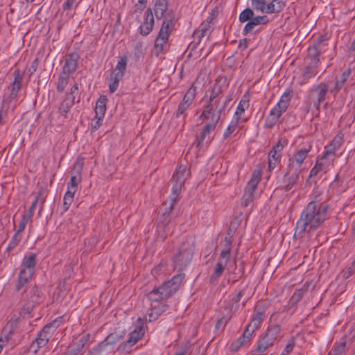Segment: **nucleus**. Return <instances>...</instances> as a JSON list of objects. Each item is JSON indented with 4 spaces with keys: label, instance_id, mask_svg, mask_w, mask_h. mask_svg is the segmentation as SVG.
I'll return each mask as SVG.
<instances>
[{
    "label": "nucleus",
    "instance_id": "1",
    "mask_svg": "<svg viewBox=\"0 0 355 355\" xmlns=\"http://www.w3.org/2000/svg\"><path fill=\"white\" fill-rule=\"evenodd\" d=\"M329 206L323 202L312 200L301 212L295 228L294 237L302 239L305 233L317 230L327 218Z\"/></svg>",
    "mask_w": 355,
    "mask_h": 355
},
{
    "label": "nucleus",
    "instance_id": "2",
    "mask_svg": "<svg viewBox=\"0 0 355 355\" xmlns=\"http://www.w3.org/2000/svg\"><path fill=\"white\" fill-rule=\"evenodd\" d=\"M195 241L191 238L185 239L173 257V266L178 271L184 270L190 264L194 254Z\"/></svg>",
    "mask_w": 355,
    "mask_h": 355
},
{
    "label": "nucleus",
    "instance_id": "3",
    "mask_svg": "<svg viewBox=\"0 0 355 355\" xmlns=\"http://www.w3.org/2000/svg\"><path fill=\"white\" fill-rule=\"evenodd\" d=\"M40 288L35 284L30 285L22 294L21 302L23 304L19 313L21 315L31 314L35 304L40 303Z\"/></svg>",
    "mask_w": 355,
    "mask_h": 355
},
{
    "label": "nucleus",
    "instance_id": "4",
    "mask_svg": "<svg viewBox=\"0 0 355 355\" xmlns=\"http://www.w3.org/2000/svg\"><path fill=\"white\" fill-rule=\"evenodd\" d=\"M190 175V171L187 168L186 165L182 164L176 169L171 179V182L173 184L171 198L173 200L178 198L186 180Z\"/></svg>",
    "mask_w": 355,
    "mask_h": 355
},
{
    "label": "nucleus",
    "instance_id": "5",
    "mask_svg": "<svg viewBox=\"0 0 355 355\" xmlns=\"http://www.w3.org/2000/svg\"><path fill=\"white\" fill-rule=\"evenodd\" d=\"M226 107L227 101H223L221 98L209 100L208 104L200 116V119H208L211 117L219 121Z\"/></svg>",
    "mask_w": 355,
    "mask_h": 355
},
{
    "label": "nucleus",
    "instance_id": "6",
    "mask_svg": "<svg viewBox=\"0 0 355 355\" xmlns=\"http://www.w3.org/2000/svg\"><path fill=\"white\" fill-rule=\"evenodd\" d=\"M185 277V274L181 272L178 275L173 276L170 280L167 282H164L162 283L159 287L160 290L162 291L161 295L166 297V298H169L174 293H175L180 288L182 280Z\"/></svg>",
    "mask_w": 355,
    "mask_h": 355
},
{
    "label": "nucleus",
    "instance_id": "7",
    "mask_svg": "<svg viewBox=\"0 0 355 355\" xmlns=\"http://www.w3.org/2000/svg\"><path fill=\"white\" fill-rule=\"evenodd\" d=\"M302 171L299 167H295V164L288 165L286 172L284 177V190L288 191L293 189L300 178V174Z\"/></svg>",
    "mask_w": 355,
    "mask_h": 355
},
{
    "label": "nucleus",
    "instance_id": "8",
    "mask_svg": "<svg viewBox=\"0 0 355 355\" xmlns=\"http://www.w3.org/2000/svg\"><path fill=\"white\" fill-rule=\"evenodd\" d=\"M144 333L145 331L143 327H136L135 330L129 334L128 339L119 345L118 350L130 351V348L142 338Z\"/></svg>",
    "mask_w": 355,
    "mask_h": 355
},
{
    "label": "nucleus",
    "instance_id": "9",
    "mask_svg": "<svg viewBox=\"0 0 355 355\" xmlns=\"http://www.w3.org/2000/svg\"><path fill=\"white\" fill-rule=\"evenodd\" d=\"M174 15L173 12H168L166 13V16L163 20L162 27L159 30L158 35L156 38L164 40L166 42L168 40L169 35L173 26Z\"/></svg>",
    "mask_w": 355,
    "mask_h": 355
},
{
    "label": "nucleus",
    "instance_id": "10",
    "mask_svg": "<svg viewBox=\"0 0 355 355\" xmlns=\"http://www.w3.org/2000/svg\"><path fill=\"white\" fill-rule=\"evenodd\" d=\"M284 148V144L281 140L273 146L272 149L268 154V168L269 171L274 170L278 164L280 163L282 157V152Z\"/></svg>",
    "mask_w": 355,
    "mask_h": 355
},
{
    "label": "nucleus",
    "instance_id": "11",
    "mask_svg": "<svg viewBox=\"0 0 355 355\" xmlns=\"http://www.w3.org/2000/svg\"><path fill=\"white\" fill-rule=\"evenodd\" d=\"M80 55L76 52L69 53L66 55L64 64L62 68V72L64 74L70 76L75 72L78 68V62Z\"/></svg>",
    "mask_w": 355,
    "mask_h": 355
},
{
    "label": "nucleus",
    "instance_id": "12",
    "mask_svg": "<svg viewBox=\"0 0 355 355\" xmlns=\"http://www.w3.org/2000/svg\"><path fill=\"white\" fill-rule=\"evenodd\" d=\"M211 121L205 125L200 130L198 135H196V143L198 148H202L204 145V141L212 131L216 129V127L219 121L215 119H211Z\"/></svg>",
    "mask_w": 355,
    "mask_h": 355
},
{
    "label": "nucleus",
    "instance_id": "13",
    "mask_svg": "<svg viewBox=\"0 0 355 355\" xmlns=\"http://www.w3.org/2000/svg\"><path fill=\"white\" fill-rule=\"evenodd\" d=\"M169 308V306L166 303H159L156 305H152L151 307L148 310L146 320L149 322H153L159 318V317L166 312Z\"/></svg>",
    "mask_w": 355,
    "mask_h": 355
},
{
    "label": "nucleus",
    "instance_id": "14",
    "mask_svg": "<svg viewBox=\"0 0 355 355\" xmlns=\"http://www.w3.org/2000/svg\"><path fill=\"white\" fill-rule=\"evenodd\" d=\"M154 26V17L151 8H148L145 12V19L139 26L140 33L143 36L148 35L153 30Z\"/></svg>",
    "mask_w": 355,
    "mask_h": 355
},
{
    "label": "nucleus",
    "instance_id": "15",
    "mask_svg": "<svg viewBox=\"0 0 355 355\" xmlns=\"http://www.w3.org/2000/svg\"><path fill=\"white\" fill-rule=\"evenodd\" d=\"M311 146L309 145L307 147H304L299 150L293 157L289 159L288 165L295 164V167L301 168V166L304 160L307 157L308 153L311 151Z\"/></svg>",
    "mask_w": 355,
    "mask_h": 355
},
{
    "label": "nucleus",
    "instance_id": "16",
    "mask_svg": "<svg viewBox=\"0 0 355 355\" xmlns=\"http://www.w3.org/2000/svg\"><path fill=\"white\" fill-rule=\"evenodd\" d=\"M114 352V348L105 340H103L96 346L90 349L89 355H112Z\"/></svg>",
    "mask_w": 355,
    "mask_h": 355
},
{
    "label": "nucleus",
    "instance_id": "17",
    "mask_svg": "<svg viewBox=\"0 0 355 355\" xmlns=\"http://www.w3.org/2000/svg\"><path fill=\"white\" fill-rule=\"evenodd\" d=\"M269 21L266 15L254 17L245 26L243 30V35H246L252 33L254 27L259 24H266Z\"/></svg>",
    "mask_w": 355,
    "mask_h": 355
},
{
    "label": "nucleus",
    "instance_id": "18",
    "mask_svg": "<svg viewBox=\"0 0 355 355\" xmlns=\"http://www.w3.org/2000/svg\"><path fill=\"white\" fill-rule=\"evenodd\" d=\"M83 167V163L76 162L73 166V175L71 177L70 181L68 183L67 187L76 189L78 184L81 182V175Z\"/></svg>",
    "mask_w": 355,
    "mask_h": 355
},
{
    "label": "nucleus",
    "instance_id": "19",
    "mask_svg": "<svg viewBox=\"0 0 355 355\" xmlns=\"http://www.w3.org/2000/svg\"><path fill=\"white\" fill-rule=\"evenodd\" d=\"M275 343V342L272 340V338H269L266 334L261 336L257 342V346L256 348L257 355H266V350L270 347H272Z\"/></svg>",
    "mask_w": 355,
    "mask_h": 355
},
{
    "label": "nucleus",
    "instance_id": "20",
    "mask_svg": "<svg viewBox=\"0 0 355 355\" xmlns=\"http://www.w3.org/2000/svg\"><path fill=\"white\" fill-rule=\"evenodd\" d=\"M313 92L316 94V100L314 102V105L317 109H319L320 105L325 101L328 92V86L327 84L321 83L315 87Z\"/></svg>",
    "mask_w": 355,
    "mask_h": 355
},
{
    "label": "nucleus",
    "instance_id": "21",
    "mask_svg": "<svg viewBox=\"0 0 355 355\" xmlns=\"http://www.w3.org/2000/svg\"><path fill=\"white\" fill-rule=\"evenodd\" d=\"M51 338V337H49V335L45 333V331H40L31 346V348H35L34 354H37L40 348L46 346Z\"/></svg>",
    "mask_w": 355,
    "mask_h": 355
},
{
    "label": "nucleus",
    "instance_id": "22",
    "mask_svg": "<svg viewBox=\"0 0 355 355\" xmlns=\"http://www.w3.org/2000/svg\"><path fill=\"white\" fill-rule=\"evenodd\" d=\"M33 275L31 271L20 270L15 285V290L18 292L21 291L31 279Z\"/></svg>",
    "mask_w": 355,
    "mask_h": 355
},
{
    "label": "nucleus",
    "instance_id": "23",
    "mask_svg": "<svg viewBox=\"0 0 355 355\" xmlns=\"http://www.w3.org/2000/svg\"><path fill=\"white\" fill-rule=\"evenodd\" d=\"M23 81V73L19 69L14 71V81L12 83V87L10 92V97L15 98L19 91L20 90Z\"/></svg>",
    "mask_w": 355,
    "mask_h": 355
},
{
    "label": "nucleus",
    "instance_id": "24",
    "mask_svg": "<svg viewBox=\"0 0 355 355\" xmlns=\"http://www.w3.org/2000/svg\"><path fill=\"white\" fill-rule=\"evenodd\" d=\"M266 316L263 310L256 306L254 310V315L252 318L250 324L253 327L254 329H257L263 322Z\"/></svg>",
    "mask_w": 355,
    "mask_h": 355
},
{
    "label": "nucleus",
    "instance_id": "25",
    "mask_svg": "<svg viewBox=\"0 0 355 355\" xmlns=\"http://www.w3.org/2000/svg\"><path fill=\"white\" fill-rule=\"evenodd\" d=\"M168 10V1L167 0H157L154 5V12L157 19H160L164 18L166 15L164 13Z\"/></svg>",
    "mask_w": 355,
    "mask_h": 355
},
{
    "label": "nucleus",
    "instance_id": "26",
    "mask_svg": "<svg viewBox=\"0 0 355 355\" xmlns=\"http://www.w3.org/2000/svg\"><path fill=\"white\" fill-rule=\"evenodd\" d=\"M36 263L35 254L31 253L28 256L24 257L22 262L24 268L21 270H24L25 271H31V273L33 275Z\"/></svg>",
    "mask_w": 355,
    "mask_h": 355
},
{
    "label": "nucleus",
    "instance_id": "27",
    "mask_svg": "<svg viewBox=\"0 0 355 355\" xmlns=\"http://www.w3.org/2000/svg\"><path fill=\"white\" fill-rule=\"evenodd\" d=\"M322 48H319V46L313 45L308 49V55L311 58V65L313 67L316 68L319 63V55L321 53Z\"/></svg>",
    "mask_w": 355,
    "mask_h": 355
},
{
    "label": "nucleus",
    "instance_id": "28",
    "mask_svg": "<svg viewBox=\"0 0 355 355\" xmlns=\"http://www.w3.org/2000/svg\"><path fill=\"white\" fill-rule=\"evenodd\" d=\"M309 284H305L301 288L297 289L291 297L289 302L292 306H296L298 302L302 299L305 293L308 291Z\"/></svg>",
    "mask_w": 355,
    "mask_h": 355
},
{
    "label": "nucleus",
    "instance_id": "29",
    "mask_svg": "<svg viewBox=\"0 0 355 355\" xmlns=\"http://www.w3.org/2000/svg\"><path fill=\"white\" fill-rule=\"evenodd\" d=\"M261 178V173L259 171H254L250 181L248 182L245 190L254 192L257 188Z\"/></svg>",
    "mask_w": 355,
    "mask_h": 355
},
{
    "label": "nucleus",
    "instance_id": "30",
    "mask_svg": "<svg viewBox=\"0 0 355 355\" xmlns=\"http://www.w3.org/2000/svg\"><path fill=\"white\" fill-rule=\"evenodd\" d=\"M284 6V2L280 0H272L265 7L264 12L268 14L279 13L283 10Z\"/></svg>",
    "mask_w": 355,
    "mask_h": 355
},
{
    "label": "nucleus",
    "instance_id": "31",
    "mask_svg": "<svg viewBox=\"0 0 355 355\" xmlns=\"http://www.w3.org/2000/svg\"><path fill=\"white\" fill-rule=\"evenodd\" d=\"M62 320L63 319L62 317H58L51 322L46 324L42 330L45 331V333L49 335V337H52L58 328L62 324Z\"/></svg>",
    "mask_w": 355,
    "mask_h": 355
},
{
    "label": "nucleus",
    "instance_id": "32",
    "mask_svg": "<svg viewBox=\"0 0 355 355\" xmlns=\"http://www.w3.org/2000/svg\"><path fill=\"white\" fill-rule=\"evenodd\" d=\"M107 98L105 96L102 95L99 97L96 103L95 114L96 116L104 117L106 112V103Z\"/></svg>",
    "mask_w": 355,
    "mask_h": 355
},
{
    "label": "nucleus",
    "instance_id": "33",
    "mask_svg": "<svg viewBox=\"0 0 355 355\" xmlns=\"http://www.w3.org/2000/svg\"><path fill=\"white\" fill-rule=\"evenodd\" d=\"M352 73V69L350 68L346 69L343 72L340 76V80H337L335 83L334 87L331 89V92L337 94L345 85L349 77Z\"/></svg>",
    "mask_w": 355,
    "mask_h": 355
},
{
    "label": "nucleus",
    "instance_id": "34",
    "mask_svg": "<svg viewBox=\"0 0 355 355\" xmlns=\"http://www.w3.org/2000/svg\"><path fill=\"white\" fill-rule=\"evenodd\" d=\"M225 266H225V264H223V262H222V261L217 262V263L215 266L214 272L211 275L209 279V282L210 284H214L215 282H216L219 279V277L223 273Z\"/></svg>",
    "mask_w": 355,
    "mask_h": 355
},
{
    "label": "nucleus",
    "instance_id": "35",
    "mask_svg": "<svg viewBox=\"0 0 355 355\" xmlns=\"http://www.w3.org/2000/svg\"><path fill=\"white\" fill-rule=\"evenodd\" d=\"M249 96L247 94H245L243 98H241V101L239 102L236 112H235V116L236 117H240L243 113H244L245 110L248 108L249 107Z\"/></svg>",
    "mask_w": 355,
    "mask_h": 355
},
{
    "label": "nucleus",
    "instance_id": "36",
    "mask_svg": "<svg viewBox=\"0 0 355 355\" xmlns=\"http://www.w3.org/2000/svg\"><path fill=\"white\" fill-rule=\"evenodd\" d=\"M346 343V338H343L338 345H335L332 347L328 355H345L347 352Z\"/></svg>",
    "mask_w": 355,
    "mask_h": 355
},
{
    "label": "nucleus",
    "instance_id": "37",
    "mask_svg": "<svg viewBox=\"0 0 355 355\" xmlns=\"http://www.w3.org/2000/svg\"><path fill=\"white\" fill-rule=\"evenodd\" d=\"M196 94V87L192 85L185 93L181 102L188 104L189 105H191L193 103V101L195 99Z\"/></svg>",
    "mask_w": 355,
    "mask_h": 355
},
{
    "label": "nucleus",
    "instance_id": "38",
    "mask_svg": "<svg viewBox=\"0 0 355 355\" xmlns=\"http://www.w3.org/2000/svg\"><path fill=\"white\" fill-rule=\"evenodd\" d=\"M162 291L160 290V288L158 287L157 288H154L153 291L149 292L147 294V297L151 301L154 302H158L159 301H162L165 299H167L166 297L161 295Z\"/></svg>",
    "mask_w": 355,
    "mask_h": 355
},
{
    "label": "nucleus",
    "instance_id": "39",
    "mask_svg": "<svg viewBox=\"0 0 355 355\" xmlns=\"http://www.w3.org/2000/svg\"><path fill=\"white\" fill-rule=\"evenodd\" d=\"M240 120V117H236L235 119L231 121L223 133V139L230 137L231 135L236 130Z\"/></svg>",
    "mask_w": 355,
    "mask_h": 355
},
{
    "label": "nucleus",
    "instance_id": "40",
    "mask_svg": "<svg viewBox=\"0 0 355 355\" xmlns=\"http://www.w3.org/2000/svg\"><path fill=\"white\" fill-rule=\"evenodd\" d=\"M73 105V100H69V98L64 99L59 107V113L67 118V113Z\"/></svg>",
    "mask_w": 355,
    "mask_h": 355
},
{
    "label": "nucleus",
    "instance_id": "41",
    "mask_svg": "<svg viewBox=\"0 0 355 355\" xmlns=\"http://www.w3.org/2000/svg\"><path fill=\"white\" fill-rule=\"evenodd\" d=\"M288 107V105L279 101L277 104L270 110V116H276L279 118L282 114L286 111Z\"/></svg>",
    "mask_w": 355,
    "mask_h": 355
},
{
    "label": "nucleus",
    "instance_id": "42",
    "mask_svg": "<svg viewBox=\"0 0 355 355\" xmlns=\"http://www.w3.org/2000/svg\"><path fill=\"white\" fill-rule=\"evenodd\" d=\"M281 331V327L279 324H272L268 327L266 333L265 334L269 338H272V340L276 342L277 337Z\"/></svg>",
    "mask_w": 355,
    "mask_h": 355
},
{
    "label": "nucleus",
    "instance_id": "43",
    "mask_svg": "<svg viewBox=\"0 0 355 355\" xmlns=\"http://www.w3.org/2000/svg\"><path fill=\"white\" fill-rule=\"evenodd\" d=\"M69 81V76L61 73L59 76L58 81L57 83L58 92H62L64 90L67 85H68Z\"/></svg>",
    "mask_w": 355,
    "mask_h": 355
},
{
    "label": "nucleus",
    "instance_id": "44",
    "mask_svg": "<svg viewBox=\"0 0 355 355\" xmlns=\"http://www.w3.org/2000/svg\"><path fill=\"white\" fill-rule=\"evenodd\" d=\"M224 88L222 87V85H220L218 82H216L212 87L209 100L212 101V99H216V98H222V96L220 95L222 94Z\"/></svg>",
    "mask_w": 355,
    "mask_h": 355
},
{
    "label": "nucleus",
    "instance_id": "45",
    "mask_svg": "<svg viewBox=\"0 0 355 355\" xmlns=\"http://www.w3.org/2000/svg\"><path fill=\"white\" fill-rule=\"evenodd\" d=\"M343 142L344 134L341 132H339L333 139L332 141L330 144V146L333 147V149H336L338 150L340 148Z\"/></svg>",
    "mask_w": 355,
    "mask_h": 355
},
{
    "label": "nucleus",
    "instance_id": "46",
    "mask_svg": "<svg viewBox=\"0 0 355 355\" xmlns=\"http://www.w3.org/2000/svg\"><path fill=\"white\" fill-rule=\"evenodd\" d=\"M254 17V12L251 8H245L239 15V21L241 23L249 21Z\"/></svg>",
    "mask_w": 355,
    "mask_h": 355
},
{
    "label": "nucleus",
    "instance_id": "47",
    "mask_svg": "<svg viewBox=\"0 0 355 355\" xmlns=\"http://www.w3.org/2000/svg\"><path fill=\"white\" fill-rule=\"evenodd\" d=\"M176 200H177V199L173 200L171 198V194L169 196V200H166L164 204V210L162 211V215L164 216H168L171 212V211L173 209L174 205L176 202Z\"/></svg>",
    "mask_w": 355,
    "mask_h": 355
},
{
    "label": "nucleus",
    "instance_id": "48",
    "mask_svg": "<svg viewBox=\"0 0 355 355\" xmlns=\"http://www.w3.org/2000/svg\"><path fill=\"white\" fill-rule=\"evenodd\" d=\"M293 96V90L291 87H288L284 92V93L282 95L279 102H282L286 105L289 106L291 98Z\"/></svg>",
    "mask_w": 355,
    "mask_h": 355
},
{
    "label": "nucleus",
    "instance_id": "49",
    "mask_svg": "<svg viewBox=\"0 0 355 355\" xmlns=\"http://www.w3.org/2000/svg\"><path fill=\"white\" fill-rule=\"evenodd\" d=\"M256 329H253V327L251 324H248L243 334L240 336L246 343H249L252 338V335Z\"/></svg>",
    "mask_w": 355,
    "mask_h": 355
},
{
    "label": "nucleus",
    "instance_id": "50",
    "mask_svg": "<svg viewBox=\"0 0 355 355\" xmlns=\"http://www.w3.org/2000/svg\"><path fill=\"white\" fill-rule=\"evenodd\" d=\"M21 240V235L17 232H15L6 248V251L10 252L16 246L18 245Z\"/></svg>",
    "mask_w": 355,
    "mask_h": 355
},
{
    "label": "nucleus",
    "instance_id": "51",
    "mask_svg": "<svg viewBox=\"0 0 355 355\" xmlns=\"http://www.w3.org/2000/svg\"><path fill=\"white\" fill-rule=\"evenodd\" d=\"M123 338L122 335H119L116 333L110 334L103 340H105L110 345L114 348L115 344Z\"/></svg>",
    "mask_w": 355,
    "mask_h": 355
},
{
    "label": "nucleus",
    "instance_id": "52",
    "mask_svg": "<svg viewBox=\"0 0 355 355\" xmlns=\"http://www.w3.org/2000/svg\"><path fill=\"white\" fill-rule=\"evenodd\" d=\"M241 219L239 217H235L232 220L229 229L227 230V234H233L236 232L237 229L241 225Z\"/></svg>",
    "mask_w": 355,
    "mask_h": 355
},
{
    "label": "nucleus",
    "instance_id": "53",
    "mask_svg": "<svg viewBox=\"0 0 355 355\" xmlns=\"http://www.w3.org/2000/svg\"><path fill=\"white\" fill-rule=\"evenodd\" d=\"M127 61L128 59L126 56L121 57L120 60L118 61L117 64L114 71H118V72H121L122 73L125 74L127 67Z\"/></svg>",
    "mask_w": 355,
    "mask_h": 355
},
{
    "label": "nucleus",
    "instance_id": "54",
    "mask_svg": "<svg viewBox=\"0 0 355 355\" xmlns=\"http://www.w3.org/2000/svg\"><path fill=\"white\" fill-rule=\"evenodd\" d=\"M90 340V334H86L82 336L77 344V348L73 351H77V354L88 343Z\"/></svg>",
    "mask_w": 355,
    "mask_h": 355
},
{
    "label": "nucleus",
    "instance_id": "55",
    "mask_svg": "<svg viewBox=\"0 0 355 355\" xmlns=\"http://www.w3.org/2000/svg\"><path fill=\"white\" fill-rule=\"evenodd\" d=\"M167 42L164 40H159L158 38L155 39L154 49L155 51V54L159 55V53L164 51V46H166Z\"/></svg>",
    "mask_w": 355,
    "mask_h": 355
},
{
    "label": "nucleus",
    "instance_id": "56",
    "mask_svg": "<svg viewBox=\"0 0 355 355\" xmlns=\"http://www.w3.org/2000/svg\"><path fill=\"white\" fill-rule=\"evenodd\" d=\"M253 198L254 192L245 190L244 194L242 198V205L243 207H248L250 205V203L253 200Z\"/></svg>",
    "mask_w": 355,
    "mask_h": 355
},
{
    "label": "nucleus",
    "instance_id": "57",
    "mask_svg": "<svg viewBox=\"0 0 355 355\" xmlns=\"http://www.w3.org/2000/svg\"><path fill=\"white\" fill-rule=\"evenodd\" d=\"M252 6L254 10L264 12L266 7V0H251Z\"/></svg>",
    "mask_w": 355,
    "mask_h": 355
},
{
    "label": "nucleus",
    "instance_id": "58",
    "mask_svg": "<svg viewBox=\"0 0 355 355\" xmlns=\"http://www.w3.org/2000/svg\"><path fill=\"white\" fill-rule=\"evenodd\" d=\"M209 28L210 25L209 24H202L200 28L194 32V35H198V43L200 42V40L206 35Z\"/></svg>",
    "mask_w": 355,
    "mask_h": 355
},
{
    "label": "nucleus",
    "instance_id": "59",
    "mask_svg": "<svg viewBox=\"0 0 355 355\" xmlns=\"http://www.w3.org/2000/svg\"><path fill=\"white\" fill-rule=\"evenodd\" d=\"M190 105L188 104L180 102L178 105V110L175 114V117H180L181 115L184 116V118H186L187 114L185 112L189 109Z\"/></svg>",
    "mask_w": 355,
    "mask_h": 355
},
{
    "label": "nucleus",
    "instance_id": "60",
    "mask_svg": "<svg viewBox=\"0 0 355 355\" xmlns=\"http://www.w3.org/2000/svg\"><path fill=\"white\" fill-rule=\"evenodd\" d=\"M324 169V164L319 160H317L315 166L310 171L309 178L317 175L320 171H322Z\"/></svg>",
    "mask_w": 355,
    "mask_h": 355
},
{
    "label": "nucleus",
    "instance_id": "61",
    "mask_svg": "<svg viewBox=\"0 0 355 355\" xmlns=\"http://www.w3.org/2000/svg\"><path fill=\"white\" fill-rule=\"evenodd\" d=\"M104 117L95 115V117L92 120L91 127L92 131L97 130L102 125Z\"/></svg>",
    "mask_w": 355,
    "mask_h": 355
},
{
    "label": "nucleus",
    "instance_id": "62",
    "mask_svg": "<svg viewBox=\"0 0 355 355\" xmlns=\"http://www.w3.org/2000/svg\"><path fill=\"white\" fill-rule=\"evenodd\" d=\"M355 272V259L352 261L351 265L347 268L346 270H343L342 272L343 277L344 279H347L349 278Z\"/></svg>",
    "mask_w": 355,
    "mask_h": 355
},
{
    "label": "nucleus",
    "instance_id": "63",
    "mask_svg": "<svg viewBox=\"0 0 355 355\" xmlns=\"http://www.w3.org/2000/svg\"><path fill=\"white\" fill-rule=\"evenodd\" d=\"M245 344H246V343L241 337H239L232 343L230 345V349L232 352H236Z\"/></svg>",
    "mask_w": 355,
    "mask_h": 355
},
{
    "label": "nucleus",
    "instance_id": "64",
    "mask_svg": "<svg viewBox=\"0 0 355 355\" xmlns=\"http://www.w3.org/2000/svg\"><path fill=\"white\" fill-rule=\"evenodd\" d=\"M230 256H231V250L223 249L220 254L218 261L223 262V260H225L223 264H225V266H227L228 261L230 259Z\"/></svg>",
    "mask_w": 355,
    "mask_h": 355
}]
</instances>
